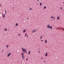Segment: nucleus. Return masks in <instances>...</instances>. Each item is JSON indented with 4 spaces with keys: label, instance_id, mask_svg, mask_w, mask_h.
<instances>
[{
    "label": "nucleus",
    "instance_id": "15",
    "mask_svg": "<svg viewBox=\"0 0 64 64\" xmlns=\"http://www.w3.org/2000/svg\"><path fill=\"white\" fill-rule=\"evenodd\" d=\"M25 32V30H23V33Z\"/></svg>",
    "mask_w": 64,
    "mask_h": 64
},
{
    "label": "nucleus",
    "instance_id": "36",
    "mask_svg": "<svg viewBox=\"0 0 64 64\" xmlns=\"http://www.w3.org/2000/svg\"><path fill=\"white\" fill-rule=\"evenodd\" d=\"M27 18V19H28V18Z\"/></svg>",
    "mask_w": 64,
    "mask_h": 64
},
{
    "label": "nucleus",
    "instance_id": "19",
    "mask_svg": "<svg viewBox=\"0 0 64 64\" xmlns=\"http://www.w3.org/2000/svg\"><path fill=\"white\" fill-rule=\"evenodd\" d=\"M62 9H63V8H62V7H61L60 8V9L61 10H62Z\"/></svg>",
    "mask_w": 64,
    "mask_h": 64
},
{
    "label": "nucleus",
    "instance_id": "30",
    "mask_svg": "<svg viewBox=\"0 0 64 64\" xmlns=\"http://www.w3.org/2000/svg\"><path fill=\"white\" fill-rule=\"evenodd\" d=\"M44 62H46V61H44Z\"/></svg>",
    "mask_w": 64,
    "mask_h": 64
},
{
    "label": "nucleus",
    "instance_id": "37",
    "mask_svg": "<svg viewBox=\"0 0 64 64\" xmlns=\"http://www.w3.org/2000/svg\"><path fill=\"white\" fill-rule=\"evenodd\" d=\"M63 3H64V2H63Z\"/></svg>",
    "mask_w": 64,
    "mask_h": 64
},
{
    "label": "nucleus",
    "instance_id": "3",
    "mask_svg": "<svg viewBox=\"0 0 64 64\" xmlns=\"http://www.w3.org/2000/svg\"><path fill=\"white\" fill-rule=\"evenodd\" d=\"M11 52H10L9 54H8V53L7 56L8 57H9V56H10V55H11Z\"/></svg>",
    "mask_w": 64,
    "mask_h": 64
},
{
    "label": "nucleus",
    "instance_id": "2",
    "mask_svg": "<svg viewBox=\"0 0 64 64\" xmlns=\"http://www.w3.org/2000/svg\"><path fill=\"white\" fill-rule=\"evenodd\" d=\"M22 59H24V53L23 52H22Z\"/></svg>",
    "mask_w": 64,
    "mask_h": 64
},
{
    "label": "nucleus",
    "instance_id": "5",
    "mask_svg": "<svg viewBox=\"0 0 64 64\" xmlns=\"http://www.w3.org/2000/svg\"><path fill=\"white\" fill-rule=\"evenodd\" d=\"M36 31V30H34L32 31V33H34Z\"/></svg>",
    "mask_w": 64,
    "mask_h": 64
},
{
    "label": "nucleus",
    "instance_id": "26",
    "mask_svg": "<svg viewBox=\"0 0 64 64\" xmlns=\"http://www.w3.org/2000/svg\"><path fill=\"white\" fill-rule=\"evenodd\" d=\"M25 36H27V34H25Z\"/></svg>",
    "mask_w": 64,
    "mask_h": 64
},
{
    "label": "nucleus",
    "instance_id": "21",
    "mask_svg": "<svg viewBox=\"0 0 64 64\" xmlns=\"http://www.w3.org/2000/svg\"><path fill=\"white\" fill-rule=\"evenodd\" d=\"M32 10V8H30V10Z\"/></svg>",
    "mask_w": 64,
    "mask_h": 64
},
{
    "label": "nucleus",
    "instance_id": "35",
    "mask_svg": "<svg viewBox=\"0 0 64 64\" xmlns=\"http://www.w3.org/2000/svg\"><path fill=\"white\" fill-rule=\"evenodd\" d=\"M3 51H2V52H3Z\"/></svg>",
    "mask_w": 64,
    "mask_h": 64
},
{
    "label": "nucleus",
    "instance_id": "24",
    "mask_svg": "<svg viewBox=\"0 0 64 64\" xmlns=\"http://www.w3.org/2000/svg\"><path fill=\"white\" fill-rule=\"evenodd\" d=\"M42 36H41L40 39H42Z\"/></svg>",
    "mask_w": 64,
    "mask_h": 64
},
{
    "label": "nucleus",
    "instance_id": "7",
    "mask_svg": "<svg viewBox=\"0 0 64 64\" xmlns=\"http://www.w3.org/2000/svg\"><path fill=\"white\" fill-rule=\"evenodd\" d=\"M48 55V54H47V53L46 52V54H45V56H47Z\"/></svg>",
    "mask_w": 64,
    "mask_h": 64
},
{
    "label": "nucleus",
    "instance_id": "13",
    "mask_svg": "<svg viewBox=\"0 0 64 64\" xmlns=\"http://www.w3.org/2000/svg\"><path fill=\"white\" fill-rule=\"evenodd\" d=\"M59 16H58L57 17V20H59Z\"/></svg>",
    "mask_w": 64,
    "mask_h": 64
},
{
    "label": "nucleus",
    "instance_id": "23",
    "mask_svg": "<svg viewBox=\"0 0 64 64\" xmlns=\"http://www.w3.org/2000/svg\"><path fill=\"white\" fill-rule=\"evenodd\" d=\"M53 16H52L51 17V18H53Z\"/></svg>",
    "mask_w": 64,
    "mask_h": 64
},
{
    "label": "nucleus",
    "instance_id": "27",
    "mask_svg": "<svg viewBox=\"0 0 64 64\" xmlns=\"http://www.w3.org/2000/svg\"><path fill=\"white\" fill-rule=\"evenodd\" d=\"M53 18V19H54L55 18V17H54Z\"/></svg>",
    "mask_w": 64,
    "mask_h": 64
},
{
    "label": "nucleus",
    "instance_id": "12",
    "mask_svg": "<svg viewBox=\"0 0 64 64\" xmlns=\"http://www.w3.org/2000/svg\"><path fill=\"white\" fill-rule=\"evenodd\" d=\"M6 48H9V45H7L6 46Z\"/></svg>",
    "mask_w": 64,
    "mask_h": 64
},
{
    "label": "nucleus",
    "instance_id": "14",
    "mask_svg": "<svg viewBox=\"0 0 64 64\" xmlns=\"http://www.w3.org/2000/svg\"><path fill=\"white\" fill-rule=\"evenodd\" d=\"M18 23H16V26H18Z\"/></svg>",
    "mask_w": 64,
    "mask_h": 64
},
{
    "label": "nucleus",
    "instance_id": "8",
    "mask_svg": "<svg viewBox=\"0 0 64 64\" xmlns=\"http://www.w3.org/2000/svg\"><path fill=\"white\" fill-rule=\"evenodd\" d=\"M45 43H47V40H45Z\"/></svg>",
    "mask_w": 64,
    "mask_h": 64
},
{
    "label": "nucleus",
    "instance_id": "16",
    "mask_svg": "<svg viewBox=\"0 0 64 64\" xmlns=\"http://www.w3.org/2000/svg\"><path fill=\"white\" fill-rule=\"evenodd\" d=\"M5 12L6 13V14L7 13L6 10H5Z\"/></svg>",
    "mask_w": 64,
    "mask_h": 64
},
{
    "label": "nucleus",
    "instance_id": "6",
    "mask_svg": "<svg viewBox=\"0 0 64 64\" xmlns=\"http://www.w3.org/2000/svg\"><path fill=\"white\" fill-rule=\"evenodd\" d=\"M56 30L59 29L60 30V29H61V28H60L58 27V28H56Z\"/></svg>",
    "mask_w": 64,
    "mask_h": 64
},
{
    "label": "nucleus",
    "instance_id": "4",
    "mask_svg": "<svg viewBox=\"0 0 64 64\" xmlns=\"http://www.w3.org/2000/svg\"><path fill=\"white\" fill-rule=\"evenodd\" d=\"M50 27V24L48 25L47 26V28H49Z\"/></svg>",
    "mask_w": 64,
    "mask_h": 64
},
{
    "label": "nucleus",
    "instance_id": "28",
    "mask_svg": "<svg viewBox=\"0 0 64 64\" xmlns=\"http://www.w3.org/2000/svg\"><path fill=\"white\" fill-rule=\"evenodd\" d=\"M37 1H39V0H37Z\"/></svg>",
    "mask_w": 64,
    "mask_h": 64
},
{
    "label": "nucleus",
    "instance_id": "33",
    "mask_svg": "<svg viewBox=\"0 0 64 64\" xmlns=\"http://www.w3.org/2000/svg\"><path fill=\"white\" fill-rule=\"evenodd\" d=\"M38 52H40V51H38Z\"/></svg>",
    "mask_w": 64,
    "mask_h": 64
},
{
    "label": "nucleus",
    "instance_id": "1",
    "mask_svg": "<svg viewBox=\"0 0 64 64\" xmlns=\"http://www.w3.org/2000/svg\"><path fill=\"white\" fill-rule=\"evenodd\" d=\"M22 49L24 52H25L26 53H27V51L25 48L24 49L23 48H22Z\"/></svg>",
    "mask_w": 64,
    "mask_h": 64
},
{
    "label": "nucleus",
    "instance_id": "20",
    "mask_svg": "<svg viewBox=\"0 0 64 64\" xmlns=\"http://www.w3.org/2000/svg\"><path fill=\"white\" fill-rule=\"evenodd\" d=\"M30 54V51L28 52V54Z\"/></svg>",
    "mask_w": 64,
    "mask_h": 64
},
{
    "label": "nucleus",
    "instance_id": "29",
    "mask_svg": "<svg viewBox=\"0 0 64 64\" xmlns=\"http://www.w3.org/2000/svg\"><path fill=\"white\" fill-rule=\"evenodd\" d=\"M41 59H43V58H42V57Z\"/></svg>",
    "mask_w": 64,
    "mask_h": 64
},
{
    "label": "nucleus",
    "instance_id": "11",
    "mask_svg": "<svg viewBox=\"0 0 64 64\" xmlns=\"http://www.w3.org/2000/svg\"><path fill=\"white\" fill-rule=\"evenodd\" d=\"M2 15L4 18H5V14H2Z\"/></svg>",
    "mask_w": 64,
    "mask_h": 64
},
{
    "label": "nucleus",
    "instance_id": "10",
    "mask_svg": "<svg viewBox=\"0 0 64 64\" xmlns=\"http://www.w3.org/2000/svg\"><path fill=\"white\" fill-rule=\"evenodd\" d=\"M49 28H50V29H52V26H50Z\"/></svg>",
    "mask_w": 64,
    "mask_h": 64
},
{
    "label": "nucleus",
    "instance_id": "25",
    "mask_svg": "<svg viewBox=\"0 0 64 64\" xmlns=\"http://www.w3.org/2000/svg\"><path fill=\"white\" fill-rule=\"evenodd\" d=\"M18 36H20L21 35L20 34H18Z\"/></svg>",
    "mask_w": 64,
    "mask_h": 64
},
{
    "label": "nucleus",
    "instance_id": "22",
    "mask_svg": "<svg viewBox=\"0 0 64 64\" xmlns=\"http://www.w3.org/2000/svg\"><path fill=\"white\" fill-rule=\"evenodd\" d=\"M26 61H27V60H28V58H27L26 59Z\"/></svg>",
    "mask_w": 64,
    "mask_h": 64
},
{
    "label": "nucleus",
    "instance_id": "9",
    "mask_svg": "<svg viewBox=\"0 0 64 64\" xmlns=\"http://www.w3.org/2000/svg\"><path fill=\"white\" fill-rule=\"evenodd\" d=\"M40 5H42V2H40Z\"/></svg>",
    "mask_w": 64,
    "mask_h": 64
},
{
    "label": "nucleus",
    "instance_id": "17",
    "mask_svg": "<svg viewBox=\"0 0 64 64\" xmlns=\"http://www.w3.org/2000/svg\"><path fill=\"white\" fill-rule=\"evenodd\" d=\"M7 28L4 29V31H7Z\"/></svg>",
    "mask_w": 64,
    "mask_h": 64
},
{
    "label": "nucleus",
    "instance_id": "32",
    "mask_svg": "<svg viewBox=\"0 0 64 64\" xmlns=\"http://www.w3.org/2000/svg\"><path fill=\"white\" fill-rule=\"evenodd\" d=\"M27 37L28 38V36H27Z\"/></svg>",
    "mask_w": 64,
    "mask_h": 64
},
{
    "label": "nucleus",
    "instance_id": "18",
    "mask_svg": "<svg viewBox=\"0 0 64 64\" xmlns=\"http://www.w3.org/2000/svg\"><path fill=\"white\" fill-rule=\"evenodd\" d=\"M46 6H44V9H46Z\"/></svg>",
    "mask_w": 64,
    "mask_h": 64
},
{
    "label": "nucleus",
    "instance_id": "31",
    "mask_svg": "<svg viewBox=\"0 0 64 64\" xmlns=\"http://www.w3.org/2000/svg\"><path fill=\"white\" fill-rule=\"evenodd\" d=\"M41 41H42V42L43 41V40H41Z\"/></svg>",
    "mask_w": 64,
    "mask_h": 64
},
{
    "label": "nucleus",
    "instance_id": "34",
    "mask_svg": "<svg viewBox=\"0 0 64 64\" xmlns=\"http://www.w3.org/2000/svg\"><path fill=\"white\" fill-rule=\"evenodd\" d=\"M1 6V5L0 4V7Z\"/></svg>",
    "mask_w": 64,
    "mask_h": 64
}]
</instances>
